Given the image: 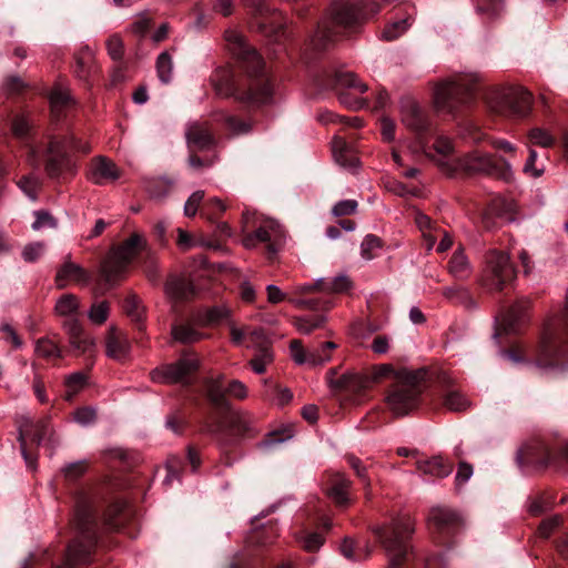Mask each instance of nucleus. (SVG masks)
Instances as JSON below:
<instances>
[{
  "label": "nucleus",
  "mask_w": 568,
  "mask_h": 568,
  "mask_svg": "<svg viewBox=\"0 0 568 568\" xmlns=\"http://www.w3.org/2000/svg\"><path fill=\"white\" fill-rule=\"evenodd\" d=\"M417 469L423 474L442 478L447 477L452 473L453 465L442 457H434L428 460L417 462Z\"/></svg>",
  "instance_id": "72a5a7b5"
},
{
  "label": "nucleus",
  "mask_w": 568,
  "mask_h": 568,
  "mask_svg": "<svg viewBox=\"0 0 568 568\" xmlns=\"http://www.w3.org/2000/svg\"><path fill=\"white\" fill-rule=\"evenodd\" d=\"M351 485V480L345 475L336 474L332 478V485L327 489V495L337 506H346L349 503L348 489Z\"/></svg>",
  "instance_id": "2f4dec72"
},
{
  "label": "nucleus",
  "mask_w": 568,
  "mask_h": 568,
  "mask_svg": "<svg viewBox=\"0 0 568 568\" xmlns=\"http://www.w3.org/2000/svg\"><path fill=\"white\" fill-rule=\"evenodd\" d=\"M123 310L125 314L138 324L139 329H142V322L144 320V307L140 298L135 294H129L123 301Z\"/></svg>",
  "instance_id": "58836bf2"
},
{
  "label": "nucleus",
  "mask_w": 568,
  "mask_h": 568,
  "mask_svg": "<svg viewBox=\"0 0 568 568\" xmlns=\"http://www.w3.org/2000/svg\"><path fill=\"white\" fill-rule=\"evenodd\" d=\"M80 308V303L74 294H63L55 303L54 312L58 316L65 317V320L77 318Z\"/></svg>",
  "instance_id": "e433bc0d"
},
{
  "label": "nucleus",
  "mask_w": 568,
  "mask_h": 568,
  "mask_svg": "<svg viewBox=\"0 0 568 568\" xmlns=\"http://www.w3.org/2000/svg\"><path fill=\"white\" fill-rule=\"evenodd\" d=\"M526 303H517L513 305L506 314L503 326L507 332H515L517 325L525 321Z\"/></svg>",
  "instance_id": "37998d69"
},
{
  "label": "nucleus",
  "mask_w": 568,
  "mask_h": 568,
  "mask_svg": "<svg viewBox=\"0 0 568 568\" xmlns=\"http://www.w3.org/2000/svg\"><path fill=\"white\" fill-rule=\"evenodd\" d=\"M74 526L79 536L67 549L64 565L69 568L89 562L97 539V515L91 503L85 499L80 500L77 505Z\"/></svg>",
  "instance_id": "20e7f679"
},
{
  "label": "nucleus",
  "mask_w": 568,
  "mask_h": 568,
  "mask_svg": "<svg viewBox=\"0 0 568 568\" xmlns=\"http://www.w3.org/2000/svg\"><path fill=\"white\" fill-rule=\"evenodd\" d=\"M415 223L422 233L427 251H432L444 230L419 211L415 213Z\"/></svg>",
  "instance_id": "bb28decb"
},
{
  "label": "nucleus",
  "mask_w": 568,
  "mask_h": 568,
  "mask_svg": "<svg viewBox=\"0 0 568 568\" xmlns=\"http://www.w3.org/2000/svg\"><path fill=\"white\" fill-rule=\"evenodd\" d=\"M175 181L168 176H144L142 185L148 195L153 200H164L173 190Z\"/></svg>",
  "instance_id": "a878e982"
},
{
  "label": "nucleus",
  "mask_w": 568,
  "mask_h": 568,
  "mask_svg": "<svg viewBox=\"0 0 568 568\" xmlns=\"http://www.w3.org/2000/svg\"><path fill=\"white\" fill-rule=\"evenodd\" d=\"M226 210V205L219 197L210 199L203 206L201 215L212 221L217 214L223 213Z\"/></svg>",
  "instance_id": "4d7b16f0"
},
{
  "label": "nucleus",
  "mask_w": 568,
  "mask_h": 568,
  "mask_svg": "<svg viewBox=\"0 0 568 568\" xmlns=\"http://www.w3.org/2000/svg\"><path fill=\"white\" fill-rule=\"evenodd\" d=\"M449 273L457 280L464 281L471 275V265L464 250L458 247L448 262Z\"/></svg>",
  "instance_id": "473e14b6"
},
{
  "label": "nucleus",
  "mask_w": 568,
  "mask_h": 568,
  "mask_svg": "<svg viewBox=\"0 0 568 568\" xmlns=\"http://www.w3.org/2000/svg\"><path fill=\"white\" fill-rule=\"evenodd\" d=\"M210 81L217 95L223 98H236L239 88L235 84L234 72L230 67L224 65L216 68L212 72Z\"/></svg>",
  "instance_id": "412c9836"
},
{
  "label": "nucleus",
  "mask_w": 568,
  "mask_h": 568,
  "mask_svg": "<svg viewBox=\"0 0 568 568\" xmlns=\"http://www.w3.org/2000/svg\"><path fill=\"white\" fill-rule=\"evenodd\" d=\"M428 521L442 531L456 526L459 523V517L454 510L438 506L430 509Z\"/></svg>",
  "instance_id": "7c9ffc66"
},
{
  "label": "nucleus",
  "mask_w": 568,
  "mask_h": 568,
  "mask_svg": "<svg viewBox=\"0 0 568 568\" xmlns=\"http://www.w3.org/2000/svg\"><path fill=\"white\" fill-rule=\"evenodd\" d=\"M200 366L201 358L196 353L184 352L174 363L154 368L150 377L158 384H189Z\"/></svg>",
  "instance_id": "9d476101"
},
{
  "label": "nucleus",
  "mask_w": 568,
  "mask_h": 568,
  "mask_svg": "<svg viewBox=\"0 0 568 568\" xmlns=\"http://www.w3.org/2000/svg\"><path fill=\"white\" fill-rule=\"evenodd\" d=\"M232 429L239 435L250 434L255 430L254 418L247 412H237L231 416Z\"/></svg>",
  "instance_id": "79ce46f5"
},
{
  "label": "nucleus",
  "mask_w": 568,
  "mask_h": 568,
  "mask_svg": "<svg viewBox=\"0 0 568 568\" xmlns=\"http://www.w3.org/2000/svg\"><path fill=\"white\" fill-rule=\"evenodd\" d=\"M438 168L447 175H454L463 171L469 174L480 173L508 179L511 174V165L507 160L503 158L495 159L490 153L479 150L456 158L455 163L438 160Z\"/></svg>",
  "instance_id": "39448f33"
},
{
  "label": "nucleus",
  "mask_w": 568,
  "mask_h": 568,
  "mask_svg": "<svg viewBox=\"0 0 568 568\" xmlns=\"http://www.w3.org/2000/svg\"><path fill=\"white\" fill-rule=\"evenodd\" d=\"M71 97L67 89L55 88L50 93V103L53 111H59L63 106L68 105Z\"/></svg>",
  "instance_id": "052dcab7"
},
{
  "label": "nucleus",
  "mask_w": 568,
  "mask_h": 568,
  "mask_svg": "<svg viewBox=\"0 0 568 568\" xmlns=\"http://www.w3.org/2000/svg\"><path fill=\"white\" fill-rule=\"evenodd\" d=\"M325 321L326 317L324 315H308L296 317L294 325L301 334L308 335L313 331L322 327Z\"/></svg>",
  "instance_id": "a18cd8bd"
},
{
  "label": "nucleus",
  "mask_w": 568,
  "mask_h": 568,
  "mask_svg": "<svg viewBox=\"0 0 568 568\" xmlns=\"http://www.w3.org/2000/svg\"><path fill=\"white\" fill-rule=\"evenodd\" d=\"M122 176V171L110 158L97 155L91 159L87 179L95 185H106L116 182Z\"/></svg>",
  "instance_id": "dca6fc26"
},
{
  "label": "nucleus",
  "mask_w": 568,
  "mask_h": 568,
  "mask_svg": "<svg viewBox=\"0 0 568 568\" xmlns=\"http://www.w3.org/2000/svg\"><path fill=\"white\" fill-rule=\"evenodd\" d=\"M91 280V275L79 264L68 260L59 267L55 274V284L59 288H64L70 283L78 285H87Z\"/></svg>",
  "instance_id": "aec40b11"
},
{
  "label": "nucleus",
  "mask_w": 568,
  "mask_h": 568,
  "mask_svg": "<svg viewBox=\"0 0 568 568\" xmlns=\"http://www.w3.org/2000/svg\"><path fill=\"white\" fill-rule=\"evenodd\" d=\"M106 50L111 59L121 60L124 53V44L120 36L113 34L106 40Z\"/></svg>",
  "instance_id": "0e129e2a"
},
{
  "label": "nucleus",
  "mask_w": 568,
  "mask_h": 568,
  "mask_svg": "<svg viewBox=\"0 0 568 568\" xmlns=\"http://www.w3.org/2000/svg\"><path fill=\"white\" fill-rule=\"evenodd\" d=\"M335 84L338 88L353 90L356 93H364L368 90L366 83H364L354 72L351 71H337L335 72Z\"/></svg>",
  "instance_id": "c9c22d12"
},
{
  "label": "nucleus",
  "mask_w": 568,
  "mask_h": 568,
  "mask_svg": "<svg viewBox=\"0 0 568 568\" xmlns=\"http://www.w3.org/2000/svg\"><path fill=\"white\" fill-rule=\"evenodd\" d=\"M296 541L307 552H316L325 542V537L318 531H304L296 534Z\"/></svg>",
  "instance_id": "ea45409f"
},
{
  "label": "nucleus",
  "mask_w": 568,
  "mask_h": 568,
  "mask_svg": "<svg viewBox=\"0 0 568 568\" xmlns=\"http://www.w3.org/2000/svg\"><path fill=\"white\" fill-rule=\"evenodd\" d=\"M352 288V281L346 275H338L334 277L332 281H324L323 286H321V291L327 293H345Z\"/></svg>",
  "instance_id": "8fccbe9b"
},
{
  "label": "nucleus",
  "mask_w": 568,
  "mask_h": 568,
  "mask_svg": "<svg viewBox=\"0 0 568 568\" xmlns=\"http://www.w3.org/2000/svg\"><path fill=\"white\" fill-rule=\"evenodd\" d=\"M402 123L410 131L420 134L428 130L427 112L412 98H405L400 103Z\"/></svg>",
  "instance_id": "f3484780"
},
{
  "label": "nucleus",
  "mask_w": 568,
  "mask_h": 568,
  "mask_svg": "<svg viewBox=\"0 0 568 568\" xmlns=\"http://www.w3.org/2000/svg\"><path fill=\"white\" fill-rule=\"evenodd\" d=\"M531 102V94L523 87L497 89L487 101L491 112L505 118L526 116Z\"/></svg>",
  "instance_id": "1a4fd4ad"
},
{
  "label": "nucleus",
  "mask_w": 568,
  "mask_h": 568,
  "mask_svg": "<svg viewBox=\"0 0 568 568\" xmlns=\"http://www.w3.org/2000/svg\"><path fill=\"white\" fill-rule=\"evenodd\" d=\"M444 406L450 412H465L470 407V400L458 390H449L443 399Z\"/></svg>",
  "instance_id": "c03bdc74"
},
{
  "label": "nucleus",
  "mask_w": 568,
  "mask_h": 568,
  "mask_svg": "<svg viewBox=\"0 0 568 568\" xmlns=\"http://www.w3.org/2000/svg\"><path fill=\"white\" fill-rule=\"evenodd\" d=\"M18 186L21 189V191L29 196L31 200L37 199V191L39 187V180L36 176H23L19 180Z\"/></svg>",
  "instance_id": "338daca9"
},
{
  "label": "nucleus",
  "mask_w": 568,
  "mask_h": 568,
  "mask_svg": "<svg viewBox=\"0 0 568 568\" xmlns=\"http://www.w3.org/2000/svg\"><path fill=\"white\" fill-rule=\"evenodd\" d=\"M285 241V233L281 224L273 219H265L255 231L246 233L242 239L245 248H255L258 244H266L267 257L272 260Z\"/></svg>",
  "instance_id": "9b49d317"
},
{
  "label": "nucleus",
  "mask_w": 568,
  "mask_h": 568,
  "mask_svg": "<svg viewBox=\"0 0 568 568\" xmlns=\"http://www.w3.org/2000/svg\"><path fill=\"white\" fill-rule=\"evenodd\" d=\"M292 437L291 430H275L267 434L266 438L260 444L262 448H271L282 444Z\"/></svg>",
  "instance_id": "69168bd1"
},
{
  "label": "nucleus",
  "mask_w": 568,
  "mask_h": 568,
  "mask_svg": "<svg viewBox=\"0 0 568 568\" xmlns=\"http://www.w3.org/2000/svg\"><path fill=\"white\" fill-rule=\"evenodd\" d=\"M63 328L69 335L70 345L80 353H87L94 346L93 338L83 333L82 325L78 318L65 320Z\"/></svg>",
  "instance_id": "b1692460"
},
{
  "label": "nucleus",
  "mask_w": 568,
  "mask_h": 568,
  "mask_svg": "<svg viewBox=\"0 0 568 568\" xmlns=\"http://www.w3.org/2000/svg\"><path fill=\"white\" fill-rule=\"evenodd\" d=\"M44 170L51 179H60L77 173V164L67 153L63 141L51 139L47 149Z\"/></svg>",
  "instance_id": "4468645a"
},
{
  "label": "nucleus",
  "mask_w": 568,
  "mask_h": 568,
  "mask_svg": "<svg viewBox=\"0 0 568 568\" xmlns=\"http://www.w3.org/2000/svg\"><path fill=\"white\" fill-rule=\"evenodd\" d=\"M516 277L515 267L507 253L489 251L486 255L485 285L500 291Z\"/></svg>",
  "instance_id": "f8f14e48"
},
{
  "label": "nucleus",
  "mask_w": 568,
  "mask_h": 568,
  "mask_svg": "<svg viewBox=\"0 0 568 568\" xmlns=\"http://www.w3.org/2000/svg\"><path fill=\"white\" fill-rule=\"evenodd\" d=\"M398 374L394 372V368L389 364H381L378 366H375L369 374H366V376L371 379V386L374 383L379 382L384 377H394V383L396 382V375Z\"/></svg>",
  "instance_id": "680f3d73"
},
{
  "label": "nucleus",
  "mask_w": 568,
  "mask_h": 568,
  "mask_svg": "<svg viewBox=\"0 0 568 568\" xmlns=\"http://www.w3.org/2000/svg\"><path fill=\"white\" fill-rule=\"evenodd\" d=\"M568 355V298L558 322L548 324L541 335L537 364L549 366Z\"/></svg>",
  "instance_id": "0eeeda50"
},
{
  "label": "nucleus",
  "mask_w": 568,
  "mask_h": 568,
  "mask_svg": "<svg viewBox=\"0 0 568 568\" xmlns=\"http://www.w3.org/2000/svg\"><path fill=\"white\" fill-rule=\"evenodd\" d=\"M224 40L229 51L243 63L250 75L245 90L239 89L236 100L252 106H262L273 102L274 83L262 74L264 62L260 54L251 48L245 37L236 29H227Z\"/></svg>",
  "instance_id": "f257e3e1"
},
{
  "label": "nucleus",
  "mask_w": 568,
  "mask_h": 568,
  "mask_svg": "<svg viewBox=\"0 0 568 568\" xmlns=\"http://www.w3.org/2000/svg\"><path fill=\"white\" fill-rule=\"evenodd\" d=\"M516 219L515 204L505 199H494L481 214V225L485 230L491 231L505 223L514 222Z\"/></svg>",
  "instance_id": "2eb2a0df"
},
{
  "label": "nucleus",
  "mask_w": 568,
  "mask_h": 568,
  "mask_svg": "<svg viewBox=\"0 0 568 568\" xmlns=\"http://www.w3.org/2000/svg\"><path fill=\"white\" fill-rule=\"evenodd\" d=\"M173 62L171 55L164 51L156 59V71L163 83H169L172 78Z\"/></svg>",
  "instance_id": "09e8293b"
},
{
  "label": "nucleus",
  "mask_w": 568,
  "mask_h": 568,
  "mask_svg": "<svg viewBox=\"0 0 568 568\" xmlns=\"http://www.w3.org/2000/svg\"><path fill=\"white\" fill-rule=\"evenodd\" d=\"M248 339L252 344L256 343L260 346L258 353L250 362L251 367L256 374H263L266 365L273 361V353L267 346L265 334L262 329L253 331L250 333Z\"/></svg>",
  "instance_id": "5701e85b"
},
{
  "label": "nucleus",
  "mask_w": 568,
  "mask_h": 568,
  "mask_svg": "<svg viewBox=\"0 0 568 568\" xmlns=\"http://www.w3.org/2000/svg\"><path fill=\"white\" fill-rule=\"evenodd\" d=\"M479 77L476 73L457 74L439 81L433 89V103L442 113L454 114L468 105L473 99Z\"/></svg>",
  "instance_id": "7ed1b4c3"
},
{
  "label": "nucleus",
  "mask_w": 568,
  "mask_h": 568,
  "mask_svg": "<svg viewBox=\"0 0 568 568\" xmlns=\"http://www.w3.org/2000/svg\"><path fill=\"white\" fill-rule=\"evenodd\" d=\"M88 470L85 460H79L65 465L62 469L64 477L69 480H75Z\"/></svg>",
  "instance_id": "e2e57ef3"
},
{
  "label": "nucleus",
  "mask_w": 568,
  "mask_h": 568,
  "mask_svg": "<svg viewBox=\"0 0 568 568\" xmlns=\"http://www.w3.org/2000/svg\"><path fill=\"white\" fill-rule=\"evenodd\" d=\"M164 292L173 301H183L194 294V287L187 278L172 275L166 280Z\"/></svg>",
  "instance_id": "c85d7f7f"
},
{
  "label": "nucleus",
  "mask_w": 568,
  "mask_h": 568,
  "mask_svg": "<svg viewBox=\"0 0 568 568\" xmlns=\"http://www.w3.org/2000/svg\"><path fill=\"white\" fill-rule=\"evenodd\" d=\"M17 423L19 429L18 440L20 443L22 456L24 457L26 462L32 466V462L29 459L27 454V440L30 439L38 445L41 443L44 434V422L39 420L34 423L29 416L23 415L19 417Z\"/></svg>",
  "instance_id": "a211bd4d"
},
{
  "label": "nucleus",
  "mask_w": 568,
  "mask_h": 568,
  "mask_svg": "<svg viewBox=\"0 0 568 568\" xmlns=\"http://www.w3.org/2000/svg\"><path fill=\"white\" fill-rule=\"evenodd\" d=\"M145 246L144 236L133 233L120 245L111 248L100 268V275L104 283L112 287L123 281L128 274L129 265Z\"/></svg>",
  "instance_id": "423d86ee"
},
{
  "label": "nucleus",
  "mask_w": 568,
  "mask_h": 568,
  "mask_svg": "<svg viewBox=\"0 0 568 568\" xmlns=\"http://www.w3.org/2000/svg\"><path fill=\"white\" fill-rule=\"evenodd\" d=\"M110 314V305L105 301L93 303L88 311V317L91 323L102 325L106 322Z\"/></svg>",
  "instance_id": "de8ad7c7"
},
{
  "label": "nucleus",
  "mask_w": 568,
  "mask_h": 568,
  "mask_svg": "<svg viewBox=\"0 0 568 568\" xmlns=\"http://www.w3.org/2000/svg\"><path fill=\"white\" fill-rule=\"evenodd\" d=\"M372 531L379 540L389 560V568H399L409 551V540L415 531V521L409 515H399L388 524L376 525Z\"/></svg>",
  "instance_id": "f03ea898"
},
{
  "label": "nucleus",
  "mask_w": 568,
  "mask_h": 568,
  "mask_svg": "<svg viewBox=\"0 0 568 568\" xmlns=\"http://www.w3.org/2000/svg\"><path fill=\"white\" fill-rule=\"evenodd\" d=\"M85 384V375L78 372L69 375L65 379V399L71 400Z\"/></svg>",
  "instance_id": "864d4df0"
},
{
  "label": "nucleus",
  "mask_w": 568,
  "mask_h": 568,
  "mask_svg": "<svg viewBox=\"0 0 568 568\" xmlns=\"http://www.w3.org/2000/svg\"><path fill=\"white\" fill-rule=\"evenodd\" d=\"M32 129L31 120L24 114H17L12 120L11 130L16 138L26 139Z\"/></svg>",
  "instance_id": "603ef678"
},
{
  "label": "nucleus",
  "mask_w": 568,
  "mask_h": 568,
  "mask_svg": "<svg viewBox=\"0 0 568 568\" xmlns=\"http://www.w3.org/2000/svg\"><path fill=\"white\" fill-rule=\"evenodd\" d=\"M185 136L189 146L196 150H209L214 145L211 131L205 125L197 122L189 124Z\"/></svg>",
  "instance_id": "393cba45"
},
{
  "label": "nucleus",
  "mask_w": 568,
  "mask_h": 568,
  "mask_svg": "<svg viewBox=\"0 0 568 568\" xmlns=\"http://www.w3.org/2000/svg\"><path fill=\"white\" fill-rule=\"evenodd\" d=\"M408 26L409 24L406 19L396 21V22L387 26L384 29L382 36L384 39H386L388 41L395 40L407 30Z\"/></svg>",
  "instance_id": "774afa93"
},
{
  "label": "nucleus",
  "mask_w": 568,
  "mask_h": 568,
  "mask_svg": "<svg viewBox=\"0 0 568 568\" xmlns=\"http://www.w3.org/2000/svg\"><path fill=\"white\" fill-rule=\"evenodd\" d=\"M36 354L45 359L61 357V351L54 342L49 338H40L36 344Z\"/></svg>",
  "instance_id": "49530a36"
},
{
  "label": "nucleus",
  "mask_w": 568,
  "mask_h": 568,
  "mask_svg": "<svg viewBox=\"0 0 568 568\" xmlns=\"http://www.w3.org/2000/svg\"><path fill=\"white\" fill-rule=\"evenodd\" d=\"M382 247V241L379 237L373 234H368L364 237L361 244V255L364 260L369 261L375 257V251Z\"/></svg>",
  "instance_id": "5fc2aeb1"
},
{
  "label": "nucleus",
  "mask_w": 568,
  "mask_h": 568,
  "mask_svg": "<svg viewBox=\"0 0 568 568\" xmlns=\"http://www.w3.org/2000/svg\"><path fill=\"white\" fill-rule=\"evenodd\" d=\"M328 383L332 388L352 393H361L371 387V379L366 374L346 372L336 376L335 371L329 372Z\"/></svg>",
  "instance_id": "6ab92c4d"
},
{
  "label": "nucleus",
  "mask_w": 568,
  "mask_h": 568,
  "mask_svg": "<svg viewBox=\"0 0 568 568\" xmlns=\"http://www.w3.org/2000/svg\"><path fill=\"white\" fill-rule=\"evenodd\" d=\"M224 381L225 376L223 374L205 379L207 397L216 406H223L225 404L226 387L224 386Z\"/></svg>",
  "instance_id": "f704fd0d"
},
{
  "label": "nucleus",
  "mask_w": 568,
  "mask_h": 568,
  "mask_svg": "<svg viewBox=\"0 0 568 568\" xmlns=\"http://www.w3.org/2000/svg\"><path fill=\"white\" fill-rule=\"evenodd\" d=\"M131 351L128 336L115 327H110L105 337V353L115 361H124Z\"/></svg>",
  "instance_id": "4be33fe9"
},
{
  "label": "nucleus",
  "mask_w": 568,
  "mask_h": 568,
  "mask_svg": "<svg viewBox=\"0 0 568 568\" xmlns=\"http://www.w3.org/2000/svg\"><path fill=\"white\" fill-rule=\"evenodd\" d=\"M418 381L416 373L406 369L396 375V382L386 397V404L395 416H405L417 407L420 395Z\"/></svg>",
  "instance_id": "6e6552de"
},
{
  "label": "nucleus",
  "mask_w": 568,
  "mask_h": 568,
  "mask_svg": "<svg viewBox=\"0 0 568 568\" xmlns=\"http://www.w3.org/2000/svg\"><path fill=\"white\" fill-rule=\"evenodd\" d=\"M503 8V0H477V11L487 14L489 18L499 14Z\"/></svg>",
  "instance_id": "bf43d9fd"
},
{
  "label": "nucleus",
  "mask_w": 568,
  "mask_h": 568,
  "mask_svg": "<svg viewBox=\"0 0 568 568\" xmlns=\"http://www.w3.org/2000/svg\"><path fill=\"white\" fill-rule=\"evenodd\" d=\"M171 333L173 339L182 344H193L205 337L203 333L199 332L190 324L173 325Z\"/></svg>",
  "instance_id": "4c0bfd02"
},
{
  "label": "nucleus",
  "mask_w": 568,
  "mask_h": 568,
  "mask_svg": "<svg viewBox=\"0 0 568 568\" xmlns=\"http://www.w3.org/2000/svg\"><path fill=\"white\" fill-rule=\"evenodd\" d=\"M334 36L335 33L331 30L329 26L322 23L318 26L312 39V43L315 49L323 50L334 40Z\"/></svg>",
  "instance_id": "3c124183"
},
{
  "label": "nucleus",
  "mask_w": 568,
  "mask_h": 568,
  "mask_svg": "<svg viewBox=\"0 0 568 568\" xmlns=\"http://www.w3.org/2000/svg\"><path fill=\"white\" fill-rule=\"evenodd\" d=\"M332 151L335 161L344 168H355L357 160L349 156L346 142L342 138H334L332 142Z\"/></svg>",
  "instance_id": "a19ab883"
},
{
  "label": "nucleus",
  "mask_w": 568,
  "mask_h": 568,
  "mask_svg": "<svg viewBox=\"0 0 568 568\" xmlns=\"http://www.w3.org/2000/svg\"><path fill=\"white\" fill-rule=\"evenodd\" d=\"M379 7L374 2L341 0L332 6L331 13L333 23L346 28L377 13Z\"/></svg>",
  "instance_id": "ddd939ff"
},
{
  "label": "nucleus",
  "mask_w": 568,
  "mask_h": 568,
  "mask_svg": "<svg viewBox=\"0 0 568 568\" xmlns=\"http://www.w3.org/2000/svg\"><path fill=\"white\" fill-rule=\"evenodd\" d=\"M528 136L532 144L541 148H550L555 144V138L541 128L531 129Z\"/></svg>",
  "instance_id": "6e6d98bb"
},
{
  "label": "nucleus",
  "mask_w": 568,
  "mask_h": 568,
  "mask_svg": "<svg viewBox=\"0 0 568 568\" xmlns=\"http://www.w3.org/2000/svg\"><path fill=\"white\" fill-rule=\"evenodd\" d=\"M290 352L293 361L298 364H308L312 366L323 365L329 361V356L321 355L314 351L304 349L303 344L300 339H293L290 343Z\"/></svg>",
  "instance_id": "cd10ccee"
},
{
  "label": "nucleus",
  "mask_w": 568,
  "mask_h": 568,
  "mask_svg": "<svg viewBox=\"0 0 568 568\" xmlns=\"http://www.w3.org/2000/svg\"><path fill=\"white\" fill-rule=\"evenodd\" d=\"M231 314V308L224 304L213 306L205 313V322L207 324H217L227 318Z\"/></svg>",
  "instance_id": "13d9d810"
},
{
  "label": "nucleus",
  "mask_w": 568,
  "mask_h": 568,
  "mask_svg": "<svg viewBox=\"0 0 568 568\" xmlns=\"http://www.w3.org/2000/svg\"><path fill=\"white\" fill-rule=\"evenodd\" d=\"M422 151L425 155L434 161L438 165V160L448 161L450 163H455L456 158L453 159L452 155L454 153V144L450 139L447 136L438 135L433 144V150L426 149L424 144L420 145Z\"/></svg>",
  "instance_id": "c756f323"
}]
</instances>
